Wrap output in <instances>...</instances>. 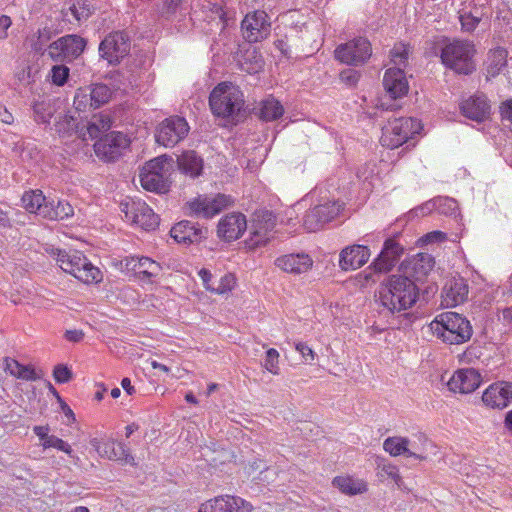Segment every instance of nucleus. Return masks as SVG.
<instances>
[{"label":"nucleus","instance_id":"obj_1","mask_svg":"<svg viewBox=\"0 0 512 512\" xmlns=\"http://www.w3.org/2000/svg\"><path fill=\"white\" fill-rule=\"evenodd\" d=\"M416 284L400 274L389 276L378 290L379 304L391 313H399L411 308L417 301Z\"/></svg>","mask_w":512,"mask_h":512},{"label":"nucleus","instance_id":"obj_2","mask_svg":"<svg viewBox=\"0 0 512 512\" xmlns=\"http://www.w3.org/2000/svg\"><path fill=\"white\" fill-rule=\"evenodd\" d=\"M435 337L448 344H462L472 336V326L464 316L456 312H444L429 325Z\"/></svg>","mask_w":512,"mask_h":512},{"label":"nucleus","instance_id":"obj_3","mask_svg":"<svg viewBox=\"0 0 512 512\" xmlns=\"http://www.w3.org/2000/svg\"><path fill=\"white\" fill-rule=\"evenodd\" d=\"M409 50L403 43L396 44L390 51V64L383 77L386 92L393 99L401 98L408 92L409 85L404 74Z\"/></svg>","mask_w":512,"mask_h":512},{"label":"nucleus","instance_id":"obj_4","mask_svg":"<svg viewBox=\"0 0 512 512\" xmlns=\"http://www.w3.org/2000/svg\"><path fill=\"white\" fill-rule=\"evenodd\" d=\"M53 255L59 267L66 273L73 275L85 284L98 283L103 274L82 253L78 251L53 250Z\"/></svg>","mask_w":512,"mask_h":512},{"label":"nucleus","instance_id":"obj_5","mask_svg":"<svg viewBox=\"0 0 512 512\" xmlns=\"http://www.w3.org/2000/svg\"><path fill=\"white\" fill-rule=\"evenodd\" d=\"M475 45L467 40L445 41L441 48L442 63L459 74H471L475 68Z\"/></svg>","mask_w":512,"mask_h":512},{"label":"nucleus","instance_id":"obj_6","mask_svg":"<svg viewBox=\"0 0 512 512\" xmlns=\"http://www.w3.org/2000/svg\"><path fill=\"white\" fill-rule=\"evenodd\" d=\"M243 103L242 92L230 82L218 84L209 98L212 113L222 118H234L240 112Z\"/></svg>","mask_w":512,"mask_h":512},{"label":"nucleus","instance_id":"obj_7","mask_svg":"<svg viewBox=\"0 0 512 512\" xmlns=\"http://www.w3.org/2000/svg\"><path fill=\"white\" fill-rule=\"evenodd\" d=\"M173 169V159L167 155L148 161L139 172V181L145 190L164 192Z\"/></svg>","mask_w":512,"mask_h":512},{"label":"nucleus","instance_id":"obj_8","mask_svg":"<svg viewBox=\"0 0 512 512\" xmlns=\"http://www.w3.org/2000/svg\"><path fill=\"white\" fill-rule=\"evenodd\" d=\"M233 199L225 194H201L188 200L183 209L186 215L196 218L211 219L229 207Z\"/></svg>","mask_w":512,"mask_h":512},{"label":"nucleus","instance_id":"obj_9","mask_svg":"<svg viewBox=\"0 0 512 512\" xmlns=\"http://www.w3.org/2000/svg\"><path fill=\"white\" fill-rule=\"evenodd\" d=\"M422 126L414 118H395L382 129L381 144L390 149L398 148L418 134Z\"/></svg>","mask_w":512,"mask_h":512},{"label":"nucleus","instance_id":"obj_10","mask_svg":"<svg viewBox=\"0 0 512 512\" xmlns=\"http://www.w3.org/2000/svg\"><path fill=\"white\" fill-rule=\"evenodd\" d=\"M121 212L131 225L144 230H153L159 224L158 216L140 199H126L120 204Z\"/></svg>","mask_w":512,"mask_h":512},{"label":"nucleus","instance_id":"obj_11","mask_svg":"<svg viewBox=\"0 0 512 512\" xmlns=\"http://www.w3.org/2000/svg\"><path fill=\"white\" fill-rule=\"evenodd\" d=\"M342 208V204L338 201L322 198L318 204L306 212L303 226L307 231L315 232L339 216Z\"/></svg>","mask_w":512,"mask_h":512},{"label":"nucleus","instance_id":"obj_12","mask_svg":"<svg viewBox=\"0 0 512 512\" xmlns=\"http://www.w3.org/2000/svg\"><path fill=\"white\" fill-rule=\"evenodd\" d=\"M427 438L423 433L415 434L412 439L401 436L388 437L383 442V449L391 456L404 455L416 459H422Z\"/></svg>","mask_w":512,"mask_h":512},{"label":"nucleus","instance_id":"obj_13","mask_svg":"<svg viewBox=\"0 0 512 512\" xmlns=\"http://www.w3.org/2000/svg\"><path fill=\"white\" fill-rule=\"evenodd\" d=\"M189 132V125L183 117L172 116L164 119L156 128L155 140L164 147H174Z\"/></svg>","mask_w":512,"mask_h":512},{"label":"nucleus","instance_id":"obj_14","mask_svg":"<svg viewBox=\"0 0 512 512\" xmlns=\"http://www.w3.org/2000/svg\"><path fill=\"white\" fill-rule=\"evenodd\" d=\"M86 41L78 35H66L48 46L49 57L56 62L71 61L85 49Z\"/></svg>","mask_w":512,"mask_h":512},{"label":"nucleus","instance_id":"obj_15","mask_svg":"<svg viewBox=\"0 0 512 512\" xmlns=\"http://www.w3.org/2000/svg\"><path fill=\"white\" fill-rule=\"evenodd\" d=\"M371 56V45L366 38L358 37L335 50V58L348 65H360Z\"/></svg>","mask_w":512,"mask_h":512},{"label":"nucleus","instance_id":"obj_16","mask_svg":"<svg viewBox=\"0 0 512 512\" xmlns=\"http://www.w3.org/2000/svg\"><path fill=\"white\" fill-rule=\"evenodd\" d=\"M270 22L265 11L248 13L241 22L243 37L250 43L265 39L270 33Z\"/></svg>","mask_w":512,"mask_h":512},{"label":"nucleus","instance_id":"obj_17","mask_svg":"<svg viewBox=\"0 0 512 512\" xmlns=\"http://www.w3.org/2000/svg\"><path fill=\"white\" fill-rule=\"evenodd\" d=\"M130 139L122 132H111L94 144L96 155L106 161L116 159L123 150L128 148Z\"/></svg>","mask_w":512,"mask_h":512},{"label":"nucleus","instance_id":"obj_18","mask_svg":"<svg viewBox=\"0 0 512 512\" xmlns=\"http://www.w3.org/2000/svg\"><path fill=\"white\" fill-rule=\"evenodd\" d=\"M434 266V259L430 254L419 253L405 259L400 266L402 276L415 281H423Z\"/></svg>","mask_w":512,"mask_h":512},{"label":"nucleus","instance_id":"obj_19","mask_svg":"<svg viewBox=\"0 0 512 512\" xmlns=\"http://www.w3.org/2000/svg\"><path fill=\"white\" fill-rule=\"evenodd\" d=\"M129 49L128 37L123 32L109 34L99 46L101 57L110 64L118 63L121 58L128 54Z\"/></svg>","mask_w":512,"mask_h":512},{"label":"nucleus","instance_id":"obj_20","mask_svg":"<svg viewBox=\"0 0 512 512\" xmlns=\"http://www.w3.org/2000/svg\"><path fill=\"white\" fill-rule=\"evenodd\" d=\"M482 402L488 408H506L512 402V383L497 381L490 384L482 394Z\"/></svg>","mask_w":512,"mask_h":512},{"label":"nucleus","instance_id":"obj_21","mask_svg":"<svg viewBox=\"0 0 512 512\" xmlns=\"http://www.w3.org/2000/svg\"><path fill=\"white\" fill-rule=\"evenodd\" d=\"M370 256L371 251L367 245H349L340 251L338 265L343 271H354L364 266Z\"/></svg>","mask_w":512,"mask_h":512},{"label":"nucleus","instance_id":"obj_22","mask_svg":"<svg viewBox=\"0 0 512 512\" xmlns=\"http://www.w3.org/2000/svg\"><path fill=\"white\" fill-rule=\"evenodd\" d=\"M481 374L474 368L458 369L447 381L450 391L462 394L471 393L481 384Z\"/></svg>","mask_w":512,"mask_h":512},{"label":"nucleus","instance_id":"obj_23","mask_svg":"<svg viewBox=\"0 0 512 512\" xmlns=\"http://www.w3.org/2000/svg\"><path fill=\"white\" fill-rule=\"evenodd\" d=\"M276 224L275 216L272 212L264 210L254 214L251 225V241L255 246L265 245Z\"/></svg>","mask_w":512,"mask_h":512},{"label":"nucleus","instance_id":"obj_24","mask_svg":"<svg viewBox=\"0 0 512 512\" xmlns=\"http://www.w3.org/2000/svg\"><path fill=\"white\" fill-rule=\"evenodd\" d=\"M251 510L252 505L246 500L225 495L202 504L199 512H250Z\"/></svg>","mask_w":512,"mask_h":512},{"label":"nucleus","instance_id":"obj_25","mask_svg":"<svg viewBox=\"0 0 512 512\" xmlns=\"http://www.w3.org/2000/svg\"><path fill=\"white\" fill-rule=\"evenodd\" d=\"M246 229L247 220L245 215L239 212H232L219 220L217 235L226 241H233L240 238Z\"/></svg>","mask_w":512,"mask_h":512},{"label":"nucleus","instance_id":"obj_26","mask_svg":"<svg viewBox=\"0 0 512 512\" xmlns=\"http://www.w3.org/2000/svg\"><path fill=\"white\" fill-rule=\"evenodd\" d=\"M460 110L465 117L482 122L489 118L491 106L484 94H477L464 100Z\"/></svg>","mask_w":512,"mask_h":512},{"label":"nucleus","instance_id":"obj_27","mask_svg":"<svg viewBox=\"0 0 512 512\" xmlns=\"http://www.w3.org/2000/svg\"><path fill=\"white\" fill-rule=\"evenodd\" d=\"M403 253V248L394 239L384 242L380 254L373 260V267L386 273L390 272Z\"/></svg>","mask_w":512,"mask_h":512},{"label":"nucleus","instance_id":"obj_28","mask_svg":"<svg viewBox=\"0 0 512 512\" xmlns=\"http://www.w3.org/2000/svg\"><path fill=\"white\" fill-rule=\"evenodd\" d=\"M313 265L312 258L305 253L283 255L275 260V266L287 273L301 274Z\"/></svg>","mask_w":512,"mask_h":512},{"label":"nucleus","instance_id":"obj_29","mask_svg":"<svg viewBox=\"0 0 512 512\" xmlns=\"http://www.w3.org/2000/svg\"><path fill=\"white\" fill-rule=\"evenodd\" d=\"M468 295V286L462 278L446 282L442 291L441 304L445 307H455L463 303Z\"/></svg>","mask_w":512,"mask_h":512},{"label":"nucleus","instance_id":"obj_30","mask_svg":"<svg viewBox=\"0 0 512 512\" xmlns=\"http://www.w3.org/2000/svg\"><path fill=\"white\" fill-rule=\"evenodd\" d=\"M171 237L178 243L193 244L205 238L206 231L196 227L193 223L183 220L175 224L171 231Z\"/></svg>","mask_w":512,"mask_h":512},{"label":"nucleus","instance_id":"obj_31","mask_svg":"<svg viewBox=\"0 0 512 512\" xmlns=\"http://www.w3.org/2000/svg\"><path fill=\"white\" fill-rule=\"evenodd\" d=\"M179 170L191 178L201 175L203 170V159L195 151H184L177 159Z\"/></svg>","mask_w":512,"mask_h":512},{"label":"nucleus","instance_id":"obj_32","mask_svg":"<svg viewBox=\"0 0 512 512\" xmlns=\"http://www.w3.org/2000/svg\"><path fill=\"white\" fill-rule=\"evenodd\" d=\"M130 264L142 281L151 282L152 278L157 277L161 272L160 264L148 257H133Z\"/></svg>","mask_w":512,"mask_h":512},{"label":"nucleus","instance_id":"obj_33","mask_svg":"<svg viewBox=\"0 0 512 512\" xmlns=\"http://www.w3.org/2000/svg\"><path fill=\"white\" fill-rule=\"evenodd\" d=\"M23 207L30 213H36L44 218V208L47 209L49 201L42 191H28L22 196Z\"/></svg>","mask_w":512,"mask_h":512},{"label":"nucleus","instance_id":"obj_34","mask_svg":"<svg viewBox=\"0 0 512 512\" xmlns=\"http://www.w3.org/2000/svg\"><path fill=\"white\" fill-rule=\"evenodd\" d=\"M332 483L342 493L347 495L362 494L367 490V484L365 481L351 476L335 477Z\"/></svg>","mask_w":512,"mask_h":512},{"label":"nucleus","instance_id":"obj_35","mask_svg":"<svg viewBox=\"0 0 512 512\" xmlns=\"http://www.w3.org/2000/svg\"><path fill=\"white\" fill-rule=\"evenodd\" d=\"M507 51L503 48L492 50L487 59L486 72L487 78H493L500 74L506 65Z\"/></svg>","mask_w":512,"mask_h":512},{"label":"nucleus","instance_id":"obj_36","mask_svg":"<svg viewBox=\"0 0 512 512\" xmlns=\"http://www.w3.org/2000/svg\"><path fill=\"white\" fill-rule=\"evenodd\" d=\"M5 371L22 380L34 381L39 378V375L31 366H24L11 358L5 359Z\"/></svg>","mask_w":512,"mask_h":512},{"label":"nucleus","instance_id":"obj_37","mask_svg":"<svg viewBox=\"0 0 512 512\" xmlns=\"http://www.w3.org/2000/svg\"><path fill=\"white\" fill-rule=\"evenodd\" d=\"M284 113L282 104L273 97L264 99L259 108L260 118L264 121H273L280 118Z\"/></svg>","mask_w":512,"mask_h":512},{"label":"nucleus","instance_id":"obj_38","mask_svg":"<svg viewBox=\"0 0 512 512\" xmlns=\"http://www.w3.org/2000/svg\"><path fill=\"white\" fill-rule=\"evenodd\" d=\"M73 213V207L66 201H58L56 205L54 201H49L47 209L44 208V218L49 220H63Z\"/></svg>","mask_w":512,"mask_h":512},{"label":"nucleus","instance_id":"obj_39","mask_svg":"<svg viewBox=\"0 0 512 512\" xmlns=\"http://www.w3.org/2000/svg\"><path fill=\"white\" fill-rule=\"evenodd\" d=\"M484 13L478 8L473 10L463 9L459 12V20L461 28L464 32H473L478 24L482 21Z\"/></svg>","mask_w":512,"mask_h":512},{"label":"nucleus","instance_id":"obj_40","mask_svg":"<svg viewBox=\"0 0 512 512\" xmlns=\"http://www.w3.org/2000/svg\"><path fill=\"white\" fill-rule=\"evenodd\" d=\"M111 127V119L106 114L94 115L87 126V134L90 139L99 137L100 133L107 131Z\"/></svg>","mask_w":512,"mask_h":512},{"label":"nucleus","instance_id":"obj_41","mask_svg":"<svg viewBox=\"0 0 512 512\" xmlns=\"http://www.w3.org/2000/svg\"><path fill=\"white\" fill-rule=\"evenodd\" d=\"M88 87L94 104V109H97L101 105L107 103L111 98L112 92L105 84H94Z\"/></svg>","mask_w":512,"mask_h":512},{"label":"nucleus","instance_id":"obj_42","mask_svg":"<svg viewBox=\"0 0 512 512\" xmlns=\"http://www.w3.org/2000/svg\"><path fill=\"white\" fill-rule=\"evenodd\" d=\"M383 273L385 272L377 267L374 268L372 262L365 270L356 275L355 280L363 288L375 284Z\"/></svg>","mask_w":512,"mask_h":512},{"label":"nucleus","instance_id":"obj_43","mask_svg":"<svg viewBox=\"0 0 512 512\" xmlns=\"http://www.w3.org/2000/svg\"><path fill=\"white\" fill-rule=\"evenodd\" d=\"M55 109L50 100L38 101L34 104L35 120L38 123L48 124L54 114Z\"/></svg>","mask_w":512,"mask_h":512},{"label":"nucleus","instance_id":"obj_44","mask_svg":"<svg viewBox=\"0 0 512 512\" xmlns=\"http://www.w3.org/2000/svg\"><path fill=\"white\" fill-rule=\"evenodd\" d=\"M74 107L79 112L94 109V104L89 93V87L79 88L74 96Z\"/></svg>","mask_w":512,"mask_h":512},{"label":"nucleus","instance_id":"obj_45","mask_svg":"<svg viewBox=\"0 0 512 512\" xmlns=\"http://www.w3.org/2000/svg\"><path fill=\"white\" fill-rule=\"evenodd\" d=\"M52 32L48 28L39 29L35 34L29 37L28 41L31 48L36 52H42L50 41Z\"/></svg>","mask_w":512,"mask_h":512},{"label":"nucleus","instance_id":"obj_46","mask_svg":"<svg viewBox=\"0 0 512 512\" xmlns=\"http://www.w3.org/2000/svg\"><path fill=\"white\" fill-rule=\"evenodd\" d=\"M236 286V278L231 273H226L219 280L214 279L212 293L224 295L231 292Z\"/></svg>","mask_w":512,"mask_h":512},{"label":"nucleus","instance_id":"obj_47","mask_svg":"<svg viewBox=\"0 0 512 512\" xmlns=\"http://www.w3.org/2000/svg\"><path fill=\"white\" fill-rule=\"evenodd\" d=\"M91 445L96 449L97 453L109 460L115 459L118 454H115V441L107 440L100 441L98 439L91 440Z\"/></svg>","mask_w":512,"mask_h":512},{"label":"nucleus","instance_id":"obj_48","mask_svg":"<svg viewBox=\"0 0 512 512\" xmlns=\"http://www.w3.org/2000/svg\"><path fill=\"white\" fill-rule=\"evenodd\" d=\"M93 6L89 0H77L70 7V11L76 20H86L92 14Z\"/></svg>","mask_w":512,"mask_h":512},{"label":"nucleus","instance_id":"obj_49","mask_svg":"<svg viewBox=\"0 0 512 512\" xmlns=\"http://www.w3.org/2000/svg\"><path fill=\"white\" fill-rule=\"evenodd\" d=\"M79 128V122L73 115L65 114L55 124V129L60 134H70L73 131H77Z\"/></svg>","mask_w":512,"mask_h":512},{"label":"nucleus","instance_id":"obj_50","mask_svg":"<svg viewBox=\"0 0 512 512\" xmlns=\"http://www.w3.org/2000/svg\"><path fill=\"white\" fill-rule=\"evenodd\" d=\"M436 211L440 214L456 216L458 211V204L452 198L437 197Z\"/></svg>","mask_w":512,"mask_h":512},{"label":"nucleus","instance_id":"obj_51","mask_svg":"<svg viewBox=\"0 0 512 512\" xmlns=\"http://www.w3.org/2000/svg\"><path fill=\"white\" fill-rule=\"evenodd\" d=\"M279 357V352L274 348L266 351L263 367L273 375H278L280 372Z\"/></svg>","mask_w":512,"mask_h":512},{"label":"nucleus","instance_id":"obj_52","mask_svg":"<svg viewBox=\"0 0 512 512\" xmlns=\"http://www.w3.org/2000/svg\"><path fill=\"white\" fill-rule=\"evenodd\" d=\"M42 447L43 449L54 448L73 457V450L70 444L55 435H51L47 438V441L43 442Z\"/></svg>","mask_w":512,"mask_h":512},{"label":"nucleus","instance_id":"obj_53","mask_svg":"<svg viewBox=\"0 0 512 512\" xmlns=\"http://www.w3.org/2000/svg\"><path fill=\"white\" fill-rule=\"evenodd\" d=\"M50 76L54 84L62 86L69 76V68L64 65H55L51 69Z\"/></svg>","mask_w":512,"mask_h":512},{"label":"nucleus","instance_id":"obj_54","mask_svg":"<svg viewBox=\"0 0 512 512\" xmlns=\"http://www.w3.org/2000/svg\"><path fill=\"white\" fill-rule=\"evenodd\" d=\"M437 198L431 199L410 211V217H423L436 211Z\"/></svg>","mask_w":512,"mask_h":512},{"label":"nucleus","instance_id":"obj_55","mask_svg":"<svg viewBox=\"0 0 512 512\" xmlns=\"http://www.w3.org/2000/svg\"><path fill=\"white\" fill-rule=\"evenodd\" d=\"M115 461H121L125 464L135 465L134 457L128 452L126 446L121 442H115Z\"/></svg>","mask_w":512,"mask_h":512},{"label":"nucleus","instance_id":"obj_56","mask_svg":"<svg viewBox=\"0 0 512 512\" xmlns=\"http://www.w3.org/2000/svg\"><path fill=\"white\" fill-rule=\"evenodd\" d=\"M295 349L301 354L303 361L306 364H312V362L315 360L316 353L306 343H296Z\"/></svg>","mask_w":512,"mask_h":512},{"label":"nucleus","instance_id":"obj_57","mask_svg":"<svg viewBox=\"0 0 512 512\" xmlns=\"http://www.w3.org/2000/svg\"><path fill=\"white\" fill-rule=\"evenodd\" d=\"M53 376L58 383H67L72 378V373L67 366L59 364L53 370Z\"/></svg>","mask_w":512,"mask_h":512},{"label":"nucleus","instance_id":"obj_58","mask_svg":"<svg viewBox=\"0 0 512 512\" xmlns=\"http://www.w3.org/2000/svg\"><path fill=\"white\" fill-rule=\"evenodd\" d=\"M382 473L385 474L388 478L392 479L398 487H401L402 479L396 466L391 464L384 465L382 467Z\"/></svg>","mask_w":512,"mask_h":512},{"label":"nucleus","instance_id":"obj_59","mask_svg":"<svg viewBox=\"0 0 512 512\" xmlns=\"http://www.w3.org/2000/svg\"><path fill=\"white\" fill-rule=\"evenodd\" d=\"M198 276L200 277L204 288L207 291L212 292V286L214 284V277L212 273L208 269L202 268L201 270H199Z\"/></svg>","mask_w":512,"mask_h":512},{"label":"nucleus","instance_id":"obj_60","mask_svg":"<svg viewBox=\"0 0 512 512\" xmlns=\"http://www.w3.org/2000/svg\"><path fill=\"white\" fill-rule=\"evenodd\" d=\"M375 175V165L374 164H366L364 167L360 168L357 172V177L364 182H367L373 178Z\"/></svg>","mask_w":512,"mask_h":512},{"label":"nucleus","instance_id":"obj_61","mask_svg":"<svg viewBox=\"0 0 512 512\" xmlns=\"http://www.w3.org/2000/svg\"><path fill=\"white\" fill-rule=\"evenodd\" d=\"M359 75L353 69H345L340 74V79L347 85H355L358 81Z\"/></svg>","mask_w":512,"mask_h":512},{"label":"nucleus","instance_id":"obj_62","mask_svg":"<svg viewBox=\"0 0 512 512\" xmlns=\"http://www.w3.org/2000/svg\"><path fill=\"white\" fill-rule=\"evenodd\" d=\"M500 114L504 121H508L512 125V100H506L501 104Z\"/></svg>","mask_w":512,"mask_h":512},{"label":"nucleus","instance_id":"obj_63","mask_svg":"<svg viewBox=\"0 0 512 512\" xmlns=\"http://www.w3.org/2000/svg\"><path fill=\"white\" fill-rule=\"evenodd\" d=\"M12 25V20L7 15L0 16V40H4L8 37V29Z\"/></svg>","mask_w":512,"mask_h":512},{"label":"nucleus","instance_id":"obj_64","mask_svg":"<svg viewBox=\"0 0 512 512\" xmlns=\"http://www.w3.org/2000/svg\"><path fill=\"white\" fill-rule=\"evenodd\" d=\"M250 467L253 470H260L261 475L264 474V476L260 478V480H262V481H266V480L269 481L270 478L268 477V474H273V475L275 474V472L273 470L266 468L261 460L253 462L250 465Z\"/></svg>","mask_w":512,"mask_h":512}]
</instances>
